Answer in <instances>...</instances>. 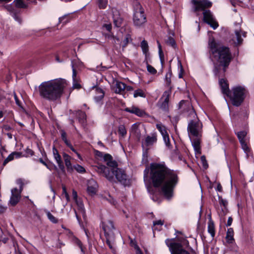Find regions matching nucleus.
I'll return each instance as SVG.
<instances>
[{
	"label": "nucleus",
	"mask_w": 254,
	"mask_h": 254,
	"mask_svg": "<svg viewBox=\"0 0 254 254\" xmlns=\"http://www.w3.org/2000/svg\"><path fill=\"white\" fill-rule=\"evenodd\" d=\"M149 169L152 186L166 198H171L179 180L177 172L168 168L164 162L152 163Z\"/></svg>",
	"instance_id": "nucleus-1"
},
{
	"label": "nucleus",
	"mask_w": 254,
	"mask_h": 254,
	"mask_svg": "<svg viewBox=\"0 0 254 254\" xmlns=\"http://www.w3.org/2000/svg\"><path fill=\"white\" fill-rule=\"evenodd\" d=\"M179 108L181 110L182 112H189V116L193 118L189 122L187 130L195 152L200 153V141L201 137L202 125L197 117L196 114L189 102L182 100L179 103Z\"/></svg>",
	"instance_id": "nucleus-2"
},
{
	"label": "nucleus",
	"mask_w": 254,
	"mask_h": 254,
	"mask_svg": "<svg viewBox=\"0 0 254 254\" xmlns=\"http://www.w3.org/2000/svg\"><path fill=\"white\" fill-rule=\"evenodd\" d=\"M208 47L212 60L219 64V65L215 64L213 70L214 74L219 76L221 66H223L224 73L232 59V54L229 47L216 42L214 38L209 39Z\"/></svg>",
	"instance_id": "nucleus-3"
},
{
	"label": "nucleus",
	"mask_w": 254,
	"mask_h": 254,
	"mask_svg": "<svg viewBox=\"0 0 254 254\" xmlns=\"http://www.w3.org/2000/svg\"><path fill=\"white\" fill-rule=\"evenodd\" d=\"M66 85V81L63 79L42 82L39 86L40 95L46 100L54 101L60 98Z\"/></svg>",
	"instance_id": "nucleus-4"
},
{
	"label": "nucleus",
	"mask_w": 254,
	"mask_h": 254,
	"mask_svg": "<svg viewBox=\"0 0 254 254\" xmlns=\"http://www.w3.org/2000/svg\"><path fill=\"white\" fill-rule=\"evenodd\" d=\"M192 11L194 12L203 11V21L209 25L213 29H216L219 25L213 15L206 8L212 6V3L209 0H191Z\"/></svg>",
	"instance_id": "nucleus-5"
},
{
	"label": "nucleus",
	"mask_w": 254,
	"mask_h": 254,
	"mask_svg": "<svg viewBox=\"0 0 254 254\" xmlns=\"http://www.w3.org/2000/svg\"><path fill=\"white\" fill-rule=\"evenodd\" d=\"M175 238L167 239L165 240L166 245L169 247L171 254H190L185 250L183 246L189 247V241L185 239H178V242H175Z\"/></svg>",
	"instance_id": "nucleus-6"
},
{
	"label": "nucleus",
	"mask_w": 254,
	"mask_h": 254,
	"mask_svg": "<svg viewBox=\"0 0 254 254\" xmlns=\"http://www.w3.org/2000/svg\"><path fill=\"white\" fill-rule=\"evenodd\" d=\"M248 93V90L244 86L239 85L232 88L227 97H229L234 106L239 107L244 102Z\"/></svg>",
	"instance_id": "nucleus-7"
},
{
	"label": "nucleus",
	"mask_w": 254,
	"mask_h": 254,
	"mask_svg": "<svg viewBox=\"0 0 254 254\" xmlns=\"http://www.w3.org/2000/svg\"><path fill=\"white\" fill-rule=\"evenodd\" d=\"M108 167L100 165L97 167L96 171L100 174H102L108 180L112 181L114 179V173L118 168L117 162L112 159L106 163Z\"/></svg>",
	"instance_id": "nucleus-8"
},
{
	"label": "nucleus",
	"mask_w": 254,
	"mask_h": 254,
	"mask_svg": "<svg viewBox=\"0 0 254 254\" xmlns=\"http://www.w3.org/2000/svg\"><path fill=\"white\" fill-rule=\"evenodd\" d=\"M146 22V15L144 14L142 7L139 4L137 6V8L134 10L133 16V24L136 27H141Z\"/></svg>",
	"instance_id": "nucleus-9"
},
{
	"label": "nucleus",
	"mask_w": 254,
	"mask_h": 254,
	"mask_svg": "<svg viewBox=\"0 0 254 254\" xmlns=\"http://www.w3.org/2000/svg\"><path fill=\"white\" fill-rule=\"evenodd\" d=\"M114 176L118 181L124 186H127L130 185V179L124 170L117 168L114 173Z\"/></svg>",
	"instance_id": "nucleus-10"
},
{
	"label": "nucleus",
	"mask_w": 254,
	"mask_h": 254,
	"mask_svg": "<svg viewBox=\"0 0 254 254\" xmlns=\"http://www.w3.org/2000/svg\"><path fill=\"white\" fill-rule=\"evenodd\" d=\"M102 228L104 230L105 237L114 236V230L115 229L113 221L107 220L102 221Z\"/></svg>",
	"instance_id": "nucleus-11"
},
{
	"label": "nucleus",
	"mask_w": 254,
	"mask_h": 254,
	"mask_svg": "<svg viewBox=\"0 0 254 254\" xmlns=\"http://www.w3.org/2000/svg\"><path fill=\"white\" fill-rule=\"evenodd\" d=\"M163 97H165L164 99L163 100L160 99L158 103V106L162 111L167 112L169 111V94L167 92H165Z\"/></svg>",
	"instance_id": "nucleus-12"
},
{
	"label": "nucleus",
	"mask_w": 254,
	"mask_h": 254,
	"mask_svg": "<svg viewBox=\"0 0 254 254\" xmlns=\"http://www.w3.org/2000/svg\"><path fill=\"white\" fill-rule=\"evenodd\" d=\"M11 195L10 198L9 203L12 206H15L20 199V191H19L17 188L11 190Z\"/></svg>",
	"instance_id": "nucleus-13"
},
{
	"label": "nucleus",
	"mask_w": 254,
	"mask_h": 254,
	"mask_svg": "<svg viewBox=\"0 0 254 254\" xmlns=\"http://www.w3.org/2000/svg\"><path fill=\"white\" fill-rule=\"evenodd\" d=\"M53 154L59 168L62 171L64 172V166L62 161L61 156L59 153L58 150L55 148V147H53Z\"/></svg>",
	"instance_id": "nucleus-14"
},
{
	"label": "nucleus",
	"mask_w": 254,
	"mask_h": 254,
	"mask_svg": "<svg viewBox=\"0 0 254 254\" xmlns=\"http://www.w3.org/2000/svg\"><path fill=\"white\" fill-rule=\"evenodd\" d=\"M97 187V184L95 180L91 179L88 181L87 190L89 194L90 195L95 194L96 192Z\"/></svg>",
	"instance_id": "nucleus-15"
},
{
	"label": "nucleus",
	"mask_w": 254,
	"mask_h": 254,
	"mask_svg": "<svg viewBox=\"0 0 254 254\" xmlns=\"http://www.w3.org/2000/svg\"><path fill=\"white\" fill-rule=\"evenodd\" d=\"M112 12L114 25L117 27H121L123 22V19L121 17L119 12L116 9H113Z\"/></svg>",
	"instance_id": "nucleus-16"
},
{
	"label": "nucleus",
	"mask_w": 254,
	"mask_h": 254,
	"mask_svg": "<svg viewBox=\"0 0 254 254\" xmlns=\"http://www.w3.org/2000/svg\"><path fill=\"white\" fill-rule=\"evenodd\" d=\"M72 80H73V85L72 87L74 89H79L81 88V86L80 84V80L77 77L76 71L74 67L73 64H72Z\"/></svg>",
	"instance_id": "nucleus-17"
},
{
	"label": "nucleus",
	"mask_w": 254,
	"mask_h": 254,
	"mask_svg": "<svg viewBox=\"0 0 254 254\" xmlns=\"http://www.w3.org/2000/svg\"><path fill=\"white\" fill-rule=\"evenodd\" d=\"M219 82L222 93L228 96L231 90H229V85L227 81L223 78H221L219 80Z\"/></svg>",
	"instance_id": "nucleus-18"
},
{
	"label": "nucleus",
	"mask_w": 254,
	"mask_h": 254,
	"mask_svg": "<svg viewBox=\"0 0 254 254\" xmlns=\"http://www.w3.org/2000/svg\"><path fill=\"white\" fill-rule=\"evenodd\" d=\"M125 111L130 113L134 114L139 117L142 116L144 114V112L142 110L134 106L130 108H126Z\"/></svg>",
	"instance_id": "nucleus-19"
},
{
	"label": "nucleus",
	"mask_w": 254,
	"mask_h": 254,
	"mask_svg": "<svg viewBox=\"0 0 254 254\" xmlns=\"http://www.w3.org/2000/svg\"><path fill=\"white\" fill-rule=\"evenodd\" d=\"M157 141V135L154 133L151 136H147L145 140L144 144L147 146L152 145Z\"/></svg>",
	"instance_id": "nucleus-20"
},
{
	"label": "nucleus",
	"mask_w": 254,
	"mask_h": 254,
	"mask_svg": "<svg viewBox=\"0 0 254 254\" xmlns=\"http://www.w3.org/2000/svg\"><path fill=\"white\" fill-rule=\"evenodd\" d=\"M63 158L65 162V165L68 171H71L72 170V165L70 162L71 157L68 154L64 153L63 154Z\"/></svg>",
	"instance_id": "nucleus-21"
},
{
	"label": "nucleus",
	"mask_w": 254,
	"mask_h": 254,
	"mask_svg": "<svg viewBox=\"0 0 254 254\" xmlns=\"http://www.w3.org/2000/svg\"><path fill=\"white\" fill-rule=\"evenodd\" d=\"M208 232L210 234L211 237L213 238L215 235L214 223L210 216L208 223Z\"/></svg>",
	"instance_id": "nucleus-22"
},
{
	"label": "nucleus",
	"mask_w": 254,
	"mask_h": 254,
	"mask_svg": "<svg viewBox=\"0 0 254 254\" xmlns=\"http://www.w3.org/2000/svg\"><path fill=\"white\" fill-rule=\"evenodd\" d=\"M126 85L122 82L117 81L115 85V92L116 93H121V92L126 89Z\"/></svg>",
	"instance_id": "nucleus-23"
},
{
	"label": "nucleus",
	"mask_w": 254,
	"mask_h": 254,
	"mask_svg": "<svg viewBox=\"0 0 254 254\" xmlns=\"http://www.w3.org/2000/svg\"><path fill=\"white\" fill-rule=\"evenodd\" d=\"M234 230L233 228H230L228 229L226 236L227 242L228 243H232L234 241Z\"/></svg>",
	"instance_id": "nucleus-24"
},
{
	"label": "nucleus",
	"mask_w": 254,
	"mask_h": 254,
	"mask_svg": "<svg viewBox=\"0 0 254 254\" xmlns=\"http://www.w3.org/2000/svg\"><path fill=\"white\" fill-rule=\"evenodd\" d=\"M75 202L78 207V210L82 214L83 217L85 216V210L82 201L80 199H76Z\"/></svg>",
	"instance_id": "nucleus-25"
},
{
	"label": "nucleus",
	"mask_w": 254,
	"mask_h": 254,
	"mask_svg": "<svg viewBox=\"0 0 254 254\" xmlns=\"http://www.w3.org/2000/svg\"><path fill=\"white\" fill-rule=\"evenodd\" d=\"M221 209H219L218 211V214L220 217V219L225 221V216L228 213V209L227 206H221Z\"/></svg>",
	"instance_id": "nucleus-26"
},
{
	"label": "nucleus",
	"mask_w": 254,
	"mask_h": 254,
	"mask_svg": "<svg viewBox=\"0 0 254 254\" xmlns=\"http://www.w3.org/2000/svg\"><path fill=\"white\" fill-rule=\"evenodd\" d=\"M141 48L142 49L143 53L145 55V58H147L148 56H149V53H148V45L147 42L145 40H143L141 42Z\"/></svg>",
	"instance_id": "nucleus-27"
},
{
	"label": "nucleus",
	"mask_w": 254,
	"mask_h": 254,
	"mask_svg": "<svg viewBox=\"0 0 254 254\" xmlns=\"http://www.w3.org/2000/svg\"><path fill=\"white\" fill-rule=\"evenodd\" d=\"M236 134L240 143L246 141V137L247 134V132L246 131H239L236 133Z\"/></svg>",
	"instance_id": "nucleus-28"
},
{
	"label": "nucleus",
	"mask_w": 254,
	"mask_h": 254,
	"mask_svg": "<svg viewBox=\"0 0 254 254\" xmlns=\"http://www.w3.org/2000/svg\"><path fill=\"white\" fill-rule=\"evenodd\" d=\"M95 91L97 95L94 97L95 99L97 101L101 100L104 96V92L103 90L100 88H96Z\"/></svg>",
	"instance_id": "nucleus-29"
},
{
	"label": "nucleus",
	"mask_w": 254,
	"mask_h": 254,
	"mask_svg": "<svg viewBox=\"0 0 254 254\" xmlns=\"http://www.w3.org/2000/svg\"><path fill=\"white\" fill-rule=\"evenodd\" d=\"M13 2L17 8H25L27 7V4L23 0H14Z\"/></svg>",
	"instance_id": "nucleus-30"
},
{
	"label": "nucleus",
	"mask_w": 254,
	"mask_h": 254,
	"mask_svg": "<svg viewBox=\"0 0 254 254\" xmlns=\"http://www.w3.org/2000/svg\"><path fill=\"white\" fill-rule=\"evenodd\" d=\"M241 145L242 148L243 149L244 152L247 155V157H248L249 154L251 152V149L247 145L246 141L240 143Z\"/></svg>",
	"instance_id": "nucleus-31"
},
{
	"label": "nucleus",
	"mask_w": 254,
	"mask_h": 254,
	"mask_svg": "<svg viewBox=\"0 0 254 254\" xmlns=\"http://www.w3.org/2000/svg\"><path fill=\"white\" fill-rule=\"evenodd\" d=\"M156 127L160 132L162 136L168 134L166 130V127L162 124H157Z\"/></svg>",
	"instance_id": "nucleus-32"
},
{
	"label": "nucleus",
	"mask_w": 254,
	"mask_h": 254,
	"mask_svg": "<svg viewBox=\"0 0 254 254\" xmlns=\"http://www.w3.org/2000/svg\"><path fill=\"white\" fill-rule=\"evenodd\" d=\"M166 43L167 45L172 46L173 48H175L176 46V43L174 39L170 36L167 37L166 40Z\"/></svg>",
	"instance_id": "nucleus-33"
},
{
	"label": "nucleus",
	"mask_w": 254,
	"mask_h": 254,
	"mask_svg": "<svg viewBox=\"0 0 254 254\" xmlns=\"http://www.w3.org/2000/svg\"><path fill=\"white\" fill-rule=\"evenodd\" d=\"M133 97L136 98L138 97H145V94L144 91L141 89H138L134 91Z\"/></svg>",
	"instance_id": "nucleus-34"
},
{
	"label": "nucleus",
	"mask_w": 254,
	"mask_h": 254,
	"mask_svg": "<svg viewBox=\"0 0 254 254\" xmlns=\"http://www.w3.org/2000/svg\"><path fill=\"white\" fill-rule=\"evenodd\" d=\"M118 132L122 137H125L126 135L127 132L124 125H121L119 126Z\"/></svg>",
	"instance_id": "nucleus-35"
},
{
	"label": "nucleus",
	"mask_w": 254,
	"mask_h": 254,
	"mask_svg": "<svg viewBox=\"0 0 254 254\" xmlns=\"http://www.w3.org/2000/svg\"><path fill=\"white\" fill-rule=\"evenodd\" d=\"M77 116L80 122H83L86 120V115L85 112L79 111L77 113Z\"/></svg>",
	"instance_id": "nucleus-36"
},
{
	"label": "nucleus",
	"mask_w": 254,
	"mask_h": 254,
	"mask_svg": "<svg viewBox=\"0 0 254 254\" xmlns=\"http://www.w3.org/2000/svg\"><path fill=\"white\" fill-rule=\"evenodd\" d=\"M48 219L53 223H57L58 222V219L55 217L49 211H46V212Z\"/></svg>",
	"instance_id": "nucleus-37"
},
{
	"label": "nucleus",
	"mask_w": 254,
	"mask_h": 254,
	"mask_svg": "<svg viewBox=\"0 0 254 254\" xmlns=\"http://www.w3.org/2000/svg\"><path fill=\"white\" fill-rule=\"evenodd\" d=\"M172 75V73L171 71L168 72L166 73L165 76V82L167 86L169 87L171 85V77Z\"/></svg>",
	"instance_id": "nucleus-38"
},
{
	"label": "nucleus",
	"mask_w": 254,
	"mask_h": 254,
	"mask_svg": "<svg viewBox=\"0 0 254 254\" xmlns=\"http://www.w3.org/2000/svg\"><path fill=\"white\" fill-rule=\"evenodd\" d=\"M61 131L62 139L67 146L69 145L70 143L67 139L66 132L64 130H62Z\"/></svg>",
	"instance_id": "nucleus-39"
},
{
	"label": "nucleus",
	"mask_w": 254,
	"mask_h": 254,
	"mask_svg": "<svg viewBox=\"0 0 254 254\" xmlns=\"http://www.w3.org/2000/svg\"><path fill=\"white\" fill-rule=\"evenodd\" d=\"M108 0H99L98 6L100 9H105L107 5Z\"/></svg>",
	"instance_id": "nucleus-40"
},
{
	"label": "nucleus",
	"mask_w": 254,
	"mask_h": 254,
	"mask_svg": "<svg viewBox=\"0 0 254 254\" xmlns=\"http://www.w3.org/2000/svg\"><path fill=\"white\" fill-rule=\"evenodd\" d=\"M235 35L237 40V43L238 44H240L243 41V39L241 37V31L236 30Z\"/></svg>",
	"instance_id": "nucleus-41"
},
{
	"label": "nucleus",
	"mask_w": 254,
	"mask_h": 254,
	"mask_svg": "<svg viewBox=\"0 0 254 254\" xmlns=\"http://www.w3.org/2000/svg\"><path fill=\"white\" fill-rule=\"evenodd\" d=\"M14 158V153L12 152L10 154H9L8 157L4 160L3 162V166H5L6 164L8 163L9 161L13 160Z\"/></svg>",
	"instance_id": "nucleus-42"
},
{
	"label": "nucleus",
	"mask_w": 254,
	"mask_h": 254,
	"mask_svg": "<svg viewBox=\"0 0 254 254\" xmlns=\"http://www.w3.org/2000/svg\"><path fill=\"white\" fill-rule=\"evenodd\" d=\"M163 138L166 146H167L168 148H171V144L170 143V139L169 138V134H167L163 136Z\"/></svg>",
	"instance_id": "nucleus-43"
},
{
	"label": "nucleus",
	"mask_w": 254,
	"mask_h": 254,
	"mask_svg": "<svg viewBox=\"0 0 254 254\" xmlns=\"http://www.w3.org/2000/svg\"><path fill=\"white\" fill-rule=\"evenodd\" d=\"M158 44L159 54V57H160V61H161V63L162 64H163V63L164 62V55H163V53L162 52V50L161 49V45L159 43V42H158Z\"/></svg>",
	"instance_id": "nucleus-44"
},
{
	"label": "nucleus",
	"mask_w": 254,
	"mask_h": 254,
	"mask_svg": "<svg viewBox=\"0 0 254 254\" xmlns=\"http://www.w3.org/2000/svg\"><path fill=\"white\" fill-rule=\"evenodd\" d=\"M218 199L220 205V206H228V201L224 199L222 196L218 195Z\"/></svg>",
	"instance_id": "nucleus-45"
},
{
	"label": "nucleus",
	"mask_w": 254,
	"mask_h": 254,
	"mask_svg": "<svg viewBox=\"0 0 254 254\" xmlns=\"http://www.w3.org/2000/svg\"><path fill=\"white\" fill-rule=\"evenodd\" d=\"M147 71L152 74L156 73L157 70L151 65L147 64Z\"/></svg>",
	"instance_id": "nucleus-46"
},
{
	"label": "nucleus",
	"mask_w": 254,
	"mask_h": 254,
	"mask_svg": "<svg viewBox=\"0 0 254 254\" xmlns=\"http://www.w3.org/2000/svg\"><path fill=\"white\" fill-rule=\"evenodd\" d=\"M200 160L203 168L204 169H207L208 168V165L207 163L205 157L204 156H202L200 158Z\"/></svg>",
	"instance_id": "nucleus-47"
},
{
	"label": "nucleus",
	"mask_w": 254,
	"mask_h": 254,
	"mask_svg": "<svg viewBox=\"0 0 254 254\" xmlns=\"http://www.w3.org/2000/svg\"><path fill=\"white\" fill-rule=\"evenodd\" d=\"M68 17V15H64L62 17H61L59 19V23H63L64 25L67 22L69 21V19H66V20L64 21V19L67 18Z\"/></svg>",
	"instance_id": "nucleus-48"
},
{
	"label": "nucleus",
	"mask_w": 254,
	"mask_h": 254,
	"mask_svg": "<svg viewBox=\"0 0 254 254\" xmlns=\"http://www.w3.org/2000/svg\"><path fill=\"white\" fill-rule=\"evenodd\" d=\"M74 169L79 173H84L85 172V169L79 165L74 166Z\"/></svg>",
	"instance_id": "nucleus-49"
},
{
	"label": "nucleus",
	"mask_w": 254,
	"mask_h": 254,
	"mask_svg": "<svg viewBox=\"0 0 254 254\" xmlns=\"http://www.w3.org/2000/svg\"><path fill=\"white\" fill-rule=\"evenodd\" d=\"M63 195H64L67 201H69V196L66 191V188L65 186H63Z\"/></svg>",
	"instance_id": "nucleus-50"
},
{
	"label": "nucleus",
	"mask_w": 254,
	"mask_h": 254,
	"mask_svg": "<svg viewBox=\"0 0 254 254\" xmlns=\"http://www.w3.org/2000/svg\"><path fill=\"white\" fill-rule=\"evenodd\" d=\"M106 243L109 246V247H110V249H112V246L111 244V240L114 239L115 238V235H114V236H108V237H106Z\"/></svg>",
	"instance_id": "nucleus-51"
},
{
	"label": "nucleus",
	"mask_w": 254,
	"mask_h": 254,
	"mask_svg": "<svg viewBox=\"0 0 254 254\" xmlns=\"http://www.w3.org/2000/svg\"><path fill=\"white\" fill-rule=\"evenodd\" d=\"M104 160L107 163L108 161L113 159L112 156L109 154H105L103 156Z\"/></svg>",
	"instance_id": "nucleus-52"
},
{
	"label": "nucleus",
	"mask_w": 254,
	"mask_h": 254,
	"mask_svg": "<svg viewBox=\"0 0 254 254\" xmlns=\"http://www.w3.org/2000/svg\"><path fill=\"white\" fill-rule=\"evenodd\" d=\"M16 183H17V184L19 185V187H20V190H19V191L21 192L23 190V183L22 182V179H18L16 181Z\"/></svg>",
	"instance_id": "nucleus-53"
},
{
	"label": "nucleus",
	"mask_w": 254,
	"mask_h": 254,
	"mask_svg": "<svg viewBox=\"0 0 254 254\" xmlns=\"http://www.w3.org/2000/svg\"><path fill=\"white\" fill-rule=\"evenodd\" d=\"M39 161L42 163L43 165H44V166H45L47 168H48V169H49L50 170H51L52 169L50 167V166L46 163V162L44 160V159H43L42 158H40L39 159Z\"/></svg>",
	"instance_id": "nucleus-54"
},
{
	"label": "nucleus",
	"mask_w": 254,
	"mask_h": 254,
	"mask_svg": "<svg viewBox=\"0 0 254 254\" xmlns=\"http://www.w3.org/2000/svg\"><path fill=\"white\" fill-rule=\"evenodd\" d=\"M129 42V35H127L126 38L123 40V48H125L127 46Z\"/></svg>",
	"instance_id": "nucleus-55"
},
{
	"label": "nucleus",
	"mask_w": 254,
	"mask_h": 254,
	"mask_svg": "<svg viewBox=\"0 0 254 254\" xmlns=\"http://www.w3.org/2000/svg\"><path fill=\"white\" fill-rule=\"evenodd\" d=\"M68 147H69V148L73 151L75 153H76V154L77 155V156H78V158L79 159H81V156L76 151V150L73 147V146H72L71 144L70 143L69 145L67 146Z\"/></svg>",
	"instance_id": "nucleus-56"
},
{
	"label": "nucleus",
	"mask_w": 254,
	"mask_h": 254,
	"mask_svg": "<svg viewBox=\"0 0 254 254\" xmlns=\"http://www.w3.org/2000/svg\"><path fill=\"white\" fill-rule=\"evenodd\" d=\"M12 16L16 21H18L19 23H21L22 20H21V18L18 15H17L15 13H13Z\"/></svg>",
	"instance_id": "nucleus-57"
},
{
	"label": "nucleus",
	"mask_w": 254,
	"mask_h": 254,
	"mask_svg": "<svg viewBox=\"0 0 254 254\" xmlns=\"http://www.w3.org/2000/svg\"><path fill=\"white\" fill-rule=\"evenodd\" d=\"M163 224H164V221H162L161 220H157V221L153 222V225L154 226H155V225L162 226L163 225Z\"/></svg>",
	"instance_id": "nucleus-58"
},
{
	"label": "nucleus",
	"mask_w": 254,
	"mask_h": 254,
	"mask_svg": "<svg viewBox=\"0 0 254 254\" xmlns=\"http://www.w3.org/2000/svg\"><path fill=\"white\" fill-rule=\"evenodd\" d=\"M25 152L27 155L33 156L34 155V151L30 148H27Z\"/></svg>",
	"instance_id": "nucleus-59"
},
{
	"label": "nucleus",
	"mask_w": 254,
	"mask_h": 254,
	"mask_svg": "<svg viewBox=\"0 0 254 254\" xmlns=\"http://www.w3.org/2000/svg\"><path fill=\"white\" fill-rule=\"evenodd\" d=\"M135 249L136 250V254H143L137 245H135Z\"/></svg>",
	"instance_id": "nucleus-60"
},
{
	"label": "nucleus",
	"mask_w": 254,
	"mask_h": 254,
	"mask_svg": "<svg viewBox=\"0 0 254 254\" xmlns=\"http://www.w3.org/2000/svg\"><path fill=\"white\" fill-rule=\"evenodd\" d=\"M232 221H233V218L232 217H229L228 218V221H227V224H226V226L228 227V226H230L231 225L232 223Z\"/></svg>",
	"instance_id": "nucleus-61"
},
{
	"label": "nucleus",
	"mask_w": 254,
	"mask_h": 254,
	"mask_svg": "<svg viewBox=\"0 0 254 254\" xmlns=\"http://www.w3.org/2000/svg\"><path fill=\"white\" fill-rule=\"evenodd\" d=\"M72 196L74 201L78 199L77 192L74 190H72Z\"/></svg>",
	"instance_id": "nucleus-62"
},
{
	"label": "nucleus",
	"mask_w": 254,
	"mask_h": 254,
	"mask_svg": "<svg viewBox=\"0 0 254 254\" xmlns=\"http://www.w3.org/2000/svg\"><path fill=\"white\" fill-rule=\"evenodd\" d=\"M13 153H14V157H15L17 158H20V157L22 156L21 152L14 151L13 152Z\"/></svg>",
	"instance_id": "nucleus-63"
},
{
	"label": "nucleus",
	"mask_w": 254,
	"mask_h": 254,
	"mask_svg": "<svg viewBox=\"0 0 254 254\" xmlns=\"http://www.w3.org/2000/svg\"><path fill=\"white\" fill-rule=\"evenodd\" d=\"M104 27L108 31H110L111 30V29H112V25H111V24H105L104 25Z\"/></svg>",
	"instance_id": "nucleus-64"
}]
</instances>
